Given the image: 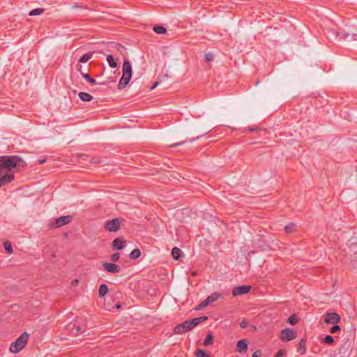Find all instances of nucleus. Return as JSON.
Segmentation results:
<instances>
[{"instance_id": "1", "label": "nucleus", "mask_w": 357, "mask_h": 357, "mask_svg": "<svg viewBox=\"0 0 357 357\" xmlns=\"http://www.w3.org/2000/svg\"><path fill=\"white\" fill-rule=\"evenodd\" d=\"M22 160L18 156H3L0 158V176L13 174L14 169Z\"/></svg>"}, {"instance_id": "2", "label": "nucleus", "mask_w": 357, "mask_h": 357, "mask_svg": "<svg viewBox=\"0 0 357 357\" xmlns=\"http://www.w3.org/2000/svg\"><path fill=\"white\" fill-rule=\"evenodd\" d=\"M207 319V317L202 316L192 319L190 320H186L181 324L176 325L174 328L173 333L174 334L177 335L185 333L189 331H191L198 324L204 322Z\"/></svg>"}, {"instance_id": "3", "label": "nucleus", "mask_w": 357, "mask_h": 357, "mask_svg": "<svg viewBox=\"0 0 357 357\" xmlns=\"http://www.w3.org/2000/svg\"><path fill=\"white\" fill-rule=\"evenodd\" d=\"M132 77V66L128 59L124 60L122 66V77L119 80L118 89H122L129 83Z\"/></svg>"}, {"instance_id": "4", "label": "nucleus", "mask_w": 357, "mask_h": 357, "mask_svg": "<svg viewBox=\"0 0 357 357\" xmlns=\"http://www.w3.org/2000/svg\"><path fill=\"white\" fill-rule=\"evenodd\" d=\"M29 335L26 332H24L10 346V351L17 354L23 349L27 344Z\"/></svg>"}, {"instance_id": "5", "label": "nucleus", "mask_w": 357, "mask_h": 357, "mask_svg": "<svg viewBox=\"0 0 357 357\" xmlns=\"http://www.w3.org/2000/svg\"><path fill=\"white\" fill-rule=\"evenodd\" d=\"M107 49L111 52L110 54H113L116 57V60H119V54L124 56L126 52V48L122 45L114 42L108 43Z\"/></svg>"}, {"instance_id": "6", "label": "nucleus", "mask_w": 357, "mask_h": 357, "mask_svg": "<svg viewBox=\"0 0 357 357\" xmlns=\"http://www.w3.org/2000/svg\"><path fill=\"white\" fill-rule=\"evenodd\" d=\"M223 294L220 292H213L210 296H208L204 301H203L198 306V307L196 308V310H200L202 309L208 305L211 304L212 303L216 301L217 300L220 298H223Z\"/></svg>"}, {"instance_id": "7", "label": "nucleus", "mask_w": 357, "mask_h": 357, "mask_svg": "<svg viewBox=\"0 0 357 357\" xmlns=\"http://www.w3.org/2000/svg\"><path fill=\"white\" fill-rule=\"evenodd\" d=\"M121 222V220L119 218L106 221L105 223V229L108 231L116 232L119 229Z\"/></svg>"}, {"instance_id": "8", "label": "nucleus", "mask_w": 357, "mask_h": 357, "mask_svg": "<svg viewBox=\"0 0 357 357\" xmlns=\"http://www.w3.org/2000/svg\"><path fill=\"white\" fill-rule=\"evenodd\" d=\"M340 320V315L335 312H329L324 315V322L328 324H337Z\"/></svg>"}, {"instance_id": "9", "label": "nucleus", "mask_w": 357, "mask_h": 357, "mask_svg": "<svg viewBox=\"0 0 357 357\" xmlns=\"http://www.w3.org/2000/svg\"><path fill=\"white\" fill-rule=\"evenodd\" d=\"M251 287L249 285H243L235 287L232 289L233 296H241L248 294L250 291Z\"/></svg>"}, {"instance_id": "10", "label": "nucleus", "mask_w": 357, "mask_h": 357, "mask_svg": "<svg viewBox=\"0 0 357 357\" xmlns=\"http://www.w3.org/2000/svg\"><path fill=\"white\" fill-rule=\"evenodd\" d=\"M72 217L70 215L61 216L55 220L54 227H61L70 222Z\"/></svg>"}, {"instance_id": "11", "label": "nucleus", "mask_w": 357, "mask_h": 357, "mask_svg": "<svg viewBox=\"0 0 357 357\" xmlns=\"http://www.w3.org/2000/svg\"><path fill=\"white\" fill-rule=\"evenodd\" d=\"M102 266L109 273H118L121 271L119 266L113 263H104Z\"/></svg>"}, {"instance_id": "12", "label": "nucleus", "mask_w": 357, "mask_h": 357, "mask_svg": "<svg viewBox=\"0 0 357 357\" xmlns=\"http://www.w3.org/2000/svg\"><path fill=\"white\" fill-rule=\"evenodd\" d=\"M13 180V173L0 176V188L11 183Z\"/></svg>"}, {"instance_id": "13", "label": "nucleus", "mask_w": 357, "mask_h": 357, "mask_svg": "<svg viewBox=\"0 0 357 357\" xmlns=\"http://www.w3.org/2000/svg\"><path fill=\"white\" fill-rule=\"evenodd\" d=\"M307 340L305 338L301 340L300 342L298 344L296 349V353L301 356L303 355L306 353L307 347H306Z\"/></svg>"}, {"instance_id": "14", "label": "nucleus", "mask_w": 357, "mask_h": 357, "mask_svg": "<svg viewBox=\"0 0 357 357\" xmlns=\"http://www.w3.org/2000/svg\"><path fill=\"white\" fill-rule=\"evenodd\" d=\"M125 244V241L116 238L112 241V248L115 250H121L124 248Z\"/></svg>"}, {"instance_id": "15", "label": "nucleus", "mask_w": 357, "mask_h": 357, "mask_svg": "<svg viewBox=\"0 0 357 357\" xmlns=\"http://www.w3.org/2000/svg\"><path fill=\"white\" fill-rule=\"evenodd\" d=\"M107 61L108 62L109 67H111L112 68H116L118 67L117 61L119 60H116V57L114 56V55L107 54Z\"/></svg>"}, {"instance_id": "16", "label": "nucleus", "mask_w": 357, "mask_h": 357, "mask_svg": "<svg viewBox=\"0 0 357 357\" xmlns=\"http://www.w3.org/2000/svg\"><path fill=\"white\" fill-rule=\"evenodd\" d=\"M237 349L238 352H245L248 349V344L246 342V340L244 339H242L239 340L237 343Z\"/></svg>"}, {"instance_id": "17", "label": "nucleus", "mask_w": 357, "mask_h": 357, "mask_svg": "<svg viewBox=\"0 0 357 357\" xmlns=\"http://www.w3.org/2000/svg\"><path fill=\"white\" fill-rule=\"evenodd\" d=\"M280 338L284 342L290 341V328H285L281 331Z\"/></svg>"}, {"instance_id": "18", "label": "nucleus", "mask_w": 357, "mask_h": 357, "mask_svg": "<svg viewBox=\"0 0 357 357\" xmlns=\"http://www.w3.org/2000/svg\"><path fill=\"white\" fill-rule=\"evenodd\" d=\"M78 96L79 98L84 102H89L93 99L92 96L86 92H79Z\"/></svg>"}, {"instance_id": "19", "label": "nucleus", "mask_w": 357, "mask_h": 357, "mask_svg": "<svg viewBox=\"0 0 357 357\" xmlns=\"http://www.w3.org/2000/svg\"><path fill=\"white\" fill-rule=\"evenodd\" d=\"M181 255L182 251L179 248L175 247L172 250V256L174 259L178 260Z\"/></svg>"}, {"instance_id": "20", "label": "nucleus", "mask_w": 357, "mask_h": 357, "mask_svg": "<svg viewBox=\"0 0 357 357\" xmlns=\"http://www.w3.org/2000/svg\"><path fill=\"white\" fill-rule=\"evenodd\" d=\"M108 292V287L105 284H102L99 287V296L103 297Z\"/></svg>"}, {"instance_id": "21", "label": "nucleus", "mask_w": 357, "mask_h": 357, "mask_svg": "<svg viewBox=\"0 0 357 357\" xmlns=\"http://www.w3.org/2000/svg\"><path fill=\"white\" fill-rule=\"evenodd\" d=\"M213 336L211 333H209L205 337L204 341V346H208L213 344Z\"/></svg>"}, {"instance_id": "22", "label": "nucleus", "mask_w": 357, "mask_h": 357, "mask_svg": "<svg viewBox=\"0 0 357 357\" xmlns=\"http://www.w3.org/2000/svg\"><path fill=\"white\" fill-rule=\"evenodd\" d=\"M70 333L74 335H77L81 331L82 328L79 326L73 324L70 327Z\"/></svg>"}, {"instance_id": "23", "label": "nucleus", "mask_w": 357, "mask_h": 357, "mask_svg": "<svg viewBox=\"0 0 357 357\" xmlns=\"http://www.w3.org/2000/svg\"><path fill=\"white\" fill-rule=\"evenodd\" d=\"M141 255V251L139 249H134L130 254V258L132 259H136Z\"/></svg>"}, {"instance_id": "24", "label": "nucleus", "mask_w": 357, "mask_h": 357, "mask_svg": "<svg viewBox=\"0 0 357 357\" xmlns=\"http://www.w3.org/2000/svg\"><path fill=\"white\" fill-rule=\"evenodd\" d=\"M153 29L158 34H163L167 32V29L162 26H155Z\"/></svg>"}, {"instance_id": "25", "label": "nucleus", "mask_w": 357, "mask_h": 357, "mask_svg": "<svg viewBox=\"0 0 357 357\" xmlns=\"http://www.w3.org/2000/svg\"><path fill=\"white\" fill-rule=\"evenodd\" d=\"M321 342L327 344H332L334 342V339L331 335H328L322 339Z\"/></svg>"}, {"instance_id": "26", "label": "nucleus", "mask_w": 357, "mask_h": 357, "mask_svg": "<svg viewBox=\"0 0 357 357\" xmlns=\"http://www.w3.org/2000/svg\"><path fill=\"white\" fill-rule=\"evenodd\" d=\"M91 56H92V54L90 52L85 54L81 56V58L79 59V62L80 63H86L91 58Z\"/></svg>"}, {"instance_id": "27", "label": "nucleus", "mask_w": 357, "mask_h": 357, "mask_svg": "<svg viewBox=\"0 0 357 357\" xmlns=\"http://www.w3.org/2000/svg\"><path fill=\"white\" fill-rule=\"evenodd\" d=\"M82 76L84 79H86L89 83L93 84H96V80L95 79L91 77V76L89 74L82 73Z\"/></svg>"}, {"instance_id": "28", "label": "nucleus", "mask_w": 357, "mask_h": 357, "mask_svg": "<svg viewBox=\"0 0 357 357\" xmlns=\"http://www.w3.org/2000/svg\"><path fill=\"white\" fill-rule=\"evenodd\" d=\"M195 356L196 357H211V356L209 354H206L202 349H197L195 352Z\"/></svg>"}, {"instance_id": "29", "label": "nucleus", "mask_w": 357, "mask_h": 357, "mask_svg": "<svg viewBox=\"0 0 357 357\" xmlns=\"http://www.w3.org/2000/svg\"><path fill=\"white\" fill-rule=\"evenodd\" d=\"M43 12H44V9L43 8H36V9L32 10L29 13V15L30 16L38 15L42 14Z\"/></svg>"}, {"instance_id": "30", "label": "nucleus", "mask_w": 357, "mask_h": 357, "mask_svg": "<svg viewBox=\"0 0 357 357\" xmlns=\"http://www.w3.org/2000/svg\"><path fill=\"white\" fill-rule=\"evenodd\" d=\"M3 246H4V248L6 251V252H8V254H12L13 253V248H12V245L10 244V242L8 241H5L3 243Z\"/></svg>"}, {"instance_id": "31", "label": "nucleus", "mask_w": 357, "mask_h": 357, "mask_svg": "<svg viewBox=\"0 0 357 357\" xmlns=\"http://www.w3.org/2000/svg\"><path fill=\"white\" fill-rule=\"evenodd\" d=\"M204 58L206 61H211L213 59V54L212 52H207L204 54Z\"/></svg>"}, {"instance_id": "32", "label": "nucleus", "mask_w": 357, "mask_h": 357, "mask_svg": "<svg viewBox=\"0 0 357 357\" xmlns=\"http://www.w3.org/2000/svg\"><path fill=\"white\" fill-rule=\"evenodd\" d=\"M120 258V254L118 252L114 253L111 256V260L112 261H117Z\"/></svg>"}, {"instance_id": "33", "label": "nucleus", "mask_w": 357, "mask_h": 357, "mask_svg": "<svg viewBox=\"0 0 357 357\" xmlns=\"http://www.w3.org/2000/svg\"><path fill=\"white\" fill-rule=\"evenodd\" d=\"M340 331V327L338 325H334L331 328L330 332L331 333H335L336 332Z\"/></svg>"}, {"instance_id": "34", "label": "nucleus", "mask_w": 357, "mask_h": 357, "mask_svg": "<svg viewBox=\"0 0 357 357\" xmlns=\"http://www.w3.org/2000/svg\"><path fill=\"white\" fill-rule=\"evenodd\" d=\"M298 319L295 314H291V326L295 325Z\"/></svg>"}, {"instance_id": "35", "label": "nucleus", "mask_w": 357, "mask_h": 357, "mask_svg": "<svg viewBox=\"0 0 357 357\" xmlns=\"http://www.w3.org/2000/svg\"><path fill=\"white\" fill-rule=\"evenodd\" d=\"M109 195L110 196H109L107 198L109 199H119V197H117L118 196V194L116 193V192H109Z\"/></svg>"}, {"instance_id": "36", "label": "nucleus", "mask_w": 357, "mask_h": 357, "mask_svg": "<svg viewBox=\"0 0 357 357\" xmlns=\"http://www.w3.org/2000/svg\"><path fill=\"white\" fill-rule=\"evenodd\" d=\"M248 326V322L245 319L242 320V321L240 323V326H241L242 328H246Z\"/></svg>"}, {"instance_id": "37", "label": "nucleus", "mask_w": 357, "mask_h": 357, "mask_svg": "<svg viewBox=\"0 0 357 357\" xmlns=\"http://www.w3.org/2000/svg\"><path fill=\"white\" fill-rule=\"evenodd\" d=\"M185 142H186V141H182V142H177V143H175V144L169 145V147H176L178 146H181V145L184 144Z\"/></svg>"}, {"instance_id": "38", "label": "nucleus", "mask_w": 357, "mask_h": 357, "mask_svg": "<svg viewBox=\"0 0 357 357\" xmlns=\"http://www.w3.org/2000/svg\"><path fill=\"white\" fill-rule=\"evenodd\" d=\"M285 351L284 350H279L278 352L275 354V357H282Z\"/></svg>"}, {"instance_id": "39", "label": "nucleus", "mask_w": 357, "mask_h": 357, "mask_svg": "<svg viewBox=\"0 0 357 357\" xmlns=\"http://www.w3.org/2000/svg\"><path fill=\"white\" fill-rule=\"evenodd\" d=\"M261 354V351L257 350L252 354V357H259Z\"/></svg>"}, {"instance_id": "40", "label": "nucleus", "mask_w": 357, "mask_h": 357, "mask_svg": "<svg viewBox=\"0 0 357 357\" xmlns=\"http://www.w3.org/2000/svg\"><path fill=\"white\" fill-rule=\"evenodd\" d=\"M296 336H297L296 331L291 329V340L295 339L296 337Z\"/></svg>"}, {"instance_id": "41", "label": "nucleus", "mask_w": 357, "mask_h": 357, "mask_svg": "<svg viewBox=\"0 0 357 357\" xmlns=\"http://www.w3.org/2000/svg\"><path fill=\"white\" fill-rule=\"evenodd\" d=\"M158 84H159V82H158V81L155 82L154 83V84L151 87V89H151V90L154 89H155V88Z\"/></svg>"}, {"instance_id": "42", "label": "nucleus", "mask_w": 357, "mask_h": 357, "mask_svg": "<svg viewBox=\"0 0 357 357\" xmlns=\"http://www.w3.org/2000/svg\"><path fill=\"white\" fill-rule=\"evenodd\" d=\"M284 229L287 233L290 232V225H287L284 227Z\"/></svg>"}, {"instance_id": "43", "label": "nucleus", "mask_w": 357, "mask_h": 357, "mask_svg": "<svg viewBox=\"0 0 357 357\" xmlns=\"http://www.w3.org/2000/svg\"><path fill=\"white\" fill-rule=\"evenodd\" d=\"M45 161H46V160H45V159H39V160H38V162H39V164H43V163H45Z\"/></svg>"}, {"instance_id": "44", "label": "nucleus", "mask_w": 357, "mask_h": 357, "mask_svg": "<svg viewBox=\"0 0 357 357\" xmlns=\"http://www.w3.org/2000/svg\"><path fill=\"white\" fill-rule=\"evenodd\" d=\"M78 283V280L77 279H75L74 280L73 282H72V285H75L76 284Z\"/></svg>"}, {"instance_id": "45", "label": "nucleus", "mask_w": 357, "mask_h": 357, "mask_svg": "<svg viewBox=\"0 0 357 357\" xmlns=\"http://www.w3.org/2000/svg\"><path fill=\"white\" fill-rule=\"evenodd\" d=\"M72 7H73V8H79V6L77 3H75L73 5Z\"/></svg>"}, {"instance_id": "46", "label": "nucleus", "mask_w": 357, "mask_h": 357, "mask_svg": "<svg viewBox=\"0 0 357 357\" xmlns=\"http://www.w3.org/2000/svg\"><path fill=\"white\" fill-rule=\"evenodd\" d=\"M116 307L117 309L121 308V305H120V304H116Z\"/></svg>"}, {"instance_id": "47", "label": "nucleus", "mask_w": 357, "mask_h": 357, "mask_svg": "<svg viewBox=\"0 0 357 357\" xmlns=\"http://www.w3.org/2000/svg\"><path fill=\"white\" fill-rule=\"evenodd\" d=\"M287 322L290 324V317L287 319Z\"/></svg>"}, {"instance_id": "48", "label": "nucleus", "mask_w": 357, "mask_h": 357, "mask_svg": "<svg viewBox=\"0 0 357 357\" xmlns=\"http://www.w3.org/2000/svg\"><path fill=\"white\" fill-rule=\"evenodd\" d=\"M250 131H253V130H255V128H250Z\"/></svg>"}, {"instance_id": "49", "label": "nucleus", "mask_w": 357, "mask_h": 357, "mask_svg": "<svg viewBox=\"0 0 357 357\" xmlns=\"http://www.w3.org/2000/svg\"><path fill=\"white\" fill-rule=\"evenodd\" d=\"M296 35H297L298 36H300V33H299V31H297V32H296Z\"/></svg>"}]
</instances>
